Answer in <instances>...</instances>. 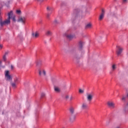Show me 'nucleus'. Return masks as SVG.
Masks as SVG:
<instances>
[{
	"mask_svg": "<svg viewBox=\"0 0 128 128\" xmlns=\"http://www.w3.org/2000/svg\"><path fill=\"white\" fill-rule=\"evenodd\" d=\"M39 76L41 78H46V72L44 70H39Z\"/></svg>",
	"mask_w": 128,
	"mask_h": 128,
	"instance_id": "f03ea898",
	"label": "nucleus"
},
{
	"mask_svg": "<svg viewBox=\"0 0 128 128\" xmlns=\"http://www.w3.org/2000/svg\"><path fill=\"white\" fill-rule=\"evenodd\" d=\"M54 90L56 92H60V88H58V86H54Z\"/></svg>",
	"mask_w": 128,
	"mask_h": 128,
	"instance_id": "ddd939ff",
	"label": "nucleus"
},
{
	"mask_svg": "<svg viewBox=\"0 0 128 128\" xmlns=\"http://www.w3.org/2000/svg\"><path fill=\"white\" fill-rule=\"evenodd\" d=\"M72 100V97L70 98V100Z\"/></svg>",
	"mask_w": 128,
	"mask_h": 128,
	"instance_id": "4c0bfd02",
	"label": "nucleus"
},
{
	"mask_svg": "<svg viewBox=\"0 0 128 128\" xmlns=\"http://www.w3.org/2000/svg\"><path fill=\"white\" fill-rule=\"evenodd\" d=\"M1 65H2V61H0V68Z\"/></svg>",
	"mask_w": 128,
	"mask_h": 128,
	"instance_id": "58836bf2",
	"label": "nucleus"
},
{
	"mask_svg": "<svg viewBox=\"0 0 128 128\" xmlns=\"http://www.w3.org/2000/svg\"><path fill=\"white\" fill-rule=\"evenodd\" d=\"M74 120H75V118L74 117L73 118H70V120L71 122H74Z\"/></svg>",
	"mask_w": 128,
	"mask_h": 128,
	"instance_id": "cd10ccee",
	"label": "nucleus"
},
{
	"mask_svg": "<svg viewBox=\"0 0 128 128\" xmlns=\"http://www.w3.org/2000/svg\"><path fill=\"white\" fill-rule=\"evenodd\" d=\"M16 13L18 14H22V11H20V10H16Z\"/></svg>",
	"mask_w": 128,
	"mask_h": 128,
	"instance_id": "aec40b11",
	"label": "nucleus"
},
{
	"mask_svg": "<svg viewBox=\"0 0 128 128\" xmlns=\"http://www.w3.org/2000/svg\"><path fill=\"white\" fill-rule=\"evenodd\" d=\"M12 20L13 22H16V18L14 17H12Z\"/></svg>",
	"mask_w": 128,
	"mask_h": 128,
	"instance_id": "c756f323",
	"label": "nucleus"
},
{
	"mask_svg": "<svg viewBox=\"0 0 128 128\" xmlns=\"http://www.w3.org/2000/svg\"><path fill=\"white\" fill-rule=\"evenodd\" d=\"M8 51H7L5 52L4 56H8Z\"/></svg>",
	"mask_w": 128,
	"mask_h": 128,
	"instance_id": "bb28decb",
	"label": "nucleus"
},
{
	"mask_svg": "<svg viewBox=\"0 0 128 128\" xmlns=\"http://www.w3.org/2000/svg\"><path fill=\"white\" fill-rule=\"evenodd\" d=\"M116 48H118V50L116 51V54L118 56H120V54L122 52L123 48H120V46H116Z\"/></svg>",
	"mask_w": 128,
	"mask_h": 128,
	"instance_id": "423d86ee",
	"label": "nucleus"
},
{
	"mask_svg": "<svg viewBox=\"0 0 128 128\" xmlns=\"http://www.w3.org/2000/svg\"><path fill=\"white\" fill-rule=\"evenodd\" d=\"M105 12H106L104 11V10L102 9L101 14H100V18H99V20H102V18H104V17Z\"/></svg>",
	"mask_w": 128,
	"mask_h": 128,
	"instance_id": "6e6552de",
	"label": "nucleus"
},
{
	"mask_svg": "<svg viewBox=\"0 0 128 128\" xmlns=\"http://www.w3.org/2000/svg\"><path fill=\"white\" fill-rule=\"evenodd\" d=\"M8 18L4 22H2V19H0V26H6L10 24V18H12V11H10L8 14Z\"/></svg>",
	"mask_w": 128,
	"mask_h": 128,
	"instance_id": "f257e3e1",
	"label": "nucleus"
},
{
	"mask_svg": "<svg viewBox=\"0 0 128 128\" xmlns=\"http://www.w3.org/2000/svg\"><path fill=\"white\" fill-rule=\"evenodd\" d=\"M46 36H52V32H51V31L48 30L46 32Z\"/></svg>",
	"mask_w": 128,
	"mask_h": 128,
	"instance_id": "2eb2a0df",
	"label": "nucleus"
},
{
	"mask_svg": "<svg viewBox=\"0 0 128 128\" xmlns=\"http://www.w3.org/2000/svg\"><path fill=\"white\" fill-rule=\"evenodd\" d=\"M38 2H40V0H37Z\"/></svg>",
	"mask_w": 128,
	"mask_h": 128,
	"instance_id": "a19ab883",
	"label": "nucleus"
},
{
	"mask_svg": "<svg viewBox=\"0 0 128 128\" xmlns=\"http://www.w3.org/2000/svg\"><path fill=\"white\" fill-rule=\"evenodd\" d=\"M54 23H55V24H58V20H55L54 21Z\"/></svg>",
	"mask_w": 128,
	"mask_h": 128,
	"instance_id": "72a5a7b5",
	"label": "nucleus"
},
{
	"mask_svg": "<svg viewBox=\"0 0 128 128\" xmlns=\"http://www.w3.org/2000/svg\"><path fill=\"white\" fill-rule=\"evenodd\" d=\"M82 110H88V105L86 102H83L81 106Z\"/></svg>",
	"mask_w": 128,
	"mask_h": 128,
	"instance_id": "0eeeda50",
	"label": "nucleus"
},
{
	"mask_svg": "<svg viewBox=\"0 0 128 128\" xmlns=\"http://www.w3.org/2000/svg\"><path fill=\"white\" fill-rule=\"evenodd\" d=\"M84 90H82V89H80L79 90V92L80 94H84Z\"/></svg>",
	"mask_w": 128,
	"mask_h": 128,
	"instance_id": "393cba45",
	"label": "nucleus"
},
{
	"mask_svg": "<svg viewBox=\"0 0 128 128\" xmlns=\"http://www.w3.org/2000/svg\"><path fill=\"white\" fill-rule=\"evenodd\" d=\"M86 28H92V24H88L86 26Z\"/></svg>",
	"mask_w": 128,
	"mask_h": 128,
	"instance_id": "dca6fc26",
	"label": "nucleus"
},
{
	"mask_svg": "<svg viewBox=\"0 0 128 128\" xmlns=\"http://www.w3.org/2000/svg\"><path fill=\"white\" fill-rule=\"evenodd\" d=\"M108 106L111 108H114V103L112 102H108Z\"/></svg>",
	"mask_w": 128,
	"mask_h": 128,
	"instance_id": "1a4fd4ad",
	"label": "nucleus"
},
{
	"mask_svg": "<svg viewBox=\"0 0 128 128\" xmlns=\"http://www.w3.org/2000/svg\"><path fill=\"white\" fill-rule=\"evenodd\" d=\"M2 6H3L2 3H0V8H2Z\"/></svg>",
	"mask_w": 128,
	"mask_h": 128,
	"instance_id": "c85d7f7f",
	"label": "nucleus"
},
{
	"mask_svg": "<svg viewBox=\"0 0 128 128\" xmlns=\"http://www.w3.org/2000/svg\"><path fill=\"white\" fill-rule=\"evenodd\" d=\"M18 22H22V24H24V22H26V18L22 17L19 18L18 20Z\"/></svg>",
	"mask_w": 128,
	"mask_h": 128,
	"instance_id": "9d476101",
	"label": "nucleus"
},
{
	"mask_svg": "<svg viewBox=\"0 0 128 128\" xmlns=\"http://www.w3.org/2000/svg\"><path fill=\"white\" fill-rule=\"evenodd\" d=\"M32 36L34 38H38L40 36V33H38V32H36L34 33H32Z\"/></svg>",
	"mask_w": 128,
	"mask_h": 128,
	"instance_id": "9b49d317",
	"label": "nucleus"
},
{
	"mask_svg": "<svg viewBox=\"0 0 128 128\" xmlns=\"http://www.w3.org/2000/svg\"><path fill=\"white\" fill-rule=\"evenodd\" d=\"M5 76L7 80H12V76L10 75V71L8 70L5 72Z\"/></svg>",
	"mask_w": 128,
	"mask_h": 128,
	"instance_id": "20e7f679",
	"label": "nucleus"
},
{
	"mask_svg": "<svg viewBox=\"0 0 128 128\" xmlns=\"http://www.w3.org/2000/svg\"><path fill=\"white\" fill-rule=\"evenodd\" d=\"M20 82V79L18 78H16L14 80V82L15 84H18V82Z\"/></svg>",
	"mask_w": 128,
	"mask_h": 128,
	"instance_id": "4468645a",
	"label": "nucleus"
},
{
	"mask_svg": "<svg viewBox=\"0 0 128 128\" xmlns=\"http://www.w3.org/2000/svg\"><path fill=\"white\" fill-rule=\"evenodd\" d=\"M42 64V62L38 61L36 62V66H40Z\"/></svg>",
	"mask_w": 128,
	"mask_h": 128,
	"instance_id": "4be33fe9",
	"label": "nucleus"
},
{
	"mask_svg": "<svg viewBox=\"0 0 128 128\" xmlns=\"http://www.w3.org/2000/svg\"><path fill=\"white\" fill-rule=\"evenodd\" d=\"M51 8H50L49 7H47V10H50Z\"/></svg>",
	"mask_w": 128,
	"mask_h": 128,
	"instance_id": "473e14b6",
	"label": "nucleus"
},
{
	"mask_svg": "<svg viewBox=\"0 0 128 128\" xmlns=\"http://www.w3.org/2000/svg\"><path fill=\"white\" fill-rule=\"evenodd\" d=\"M127 96L128 97V94H127Z\"/></svg>",
	"mask_w": 128,
	"mask_h": 128,
	"instance_id": "c03bdc74",
	"label": "nucleus"
},
{
	"mask_svg": "<svg viewBox=\"0 0 128 128\" xmlns=\"http://www.w3.org/2000/svg\"><path fill=\"white\" fill-rule=\"evenodd\" d=\"M116 66L115 64H113L112 66V70H116Z\"/></svg>",
	"mask_w": 128,
	"mask_h": 128,
	"instance_id": "412c9836",
	"label": "nucleus"
},
{
	"mask_svg": "<svg viewBox=\"0 0 128 128\" xmlns=\"http://www.w3.org/2000/svg\"><path fill=\"white\" fill-rule=\"evenodd\" d=\"M66 38L69 40H72V38H76V35L72 34H66Z\"/></svg>",
	"mask_w": 128,
	"mask_h": 128,
	"instance_id": "39448f33",
	"label": "nucleus"
},
{
	"mask_svg": "<svg viewBox=\"0 0 128 128\" xmlns=\"http://www.w3.org/2000/svg\"><path fill=\"white\" fill-rule=\"evenodd\" d=\"M68 98H70V96H68V95L66 96V100H68Z\"/></svg>",
	"mask_w": 128,
	"mask_h": 128,
	"instance_id": "2f4dec72",
	"label": "nucleus"
},
{
	"mask_svg": "<svg viewBox=\"0 0 128 128\" xmlns=\"http://www.w3.org/2000/svg\"><path fill=\"white\" fill-rule=\"evenodd\" d=\"M71 54H74V56L76 55V51L74 49H72L71 52H70Z\"/></svg>",
	"mask_w": 128,
	"mask_h": 128,
	"instance_id": "a211bd4d",
	"label": "nucleus"
},
{
	"mask_svg": "<svg viewBox=\"0 0 128 128\" xmlns=\"http://www.w3.org/2000/svg\"><path fill=\"white\" fill-rule=\"evenodd\" d=\"M11 68L12 70H14V66L12 65L11 66Z\"/></svg>",
	"mask_w": 128,
	"mask_h": 128,
	"instance_id": "f704fd0d",
	"label": "nucleus"
},
{
	"mask_svg": "<svg viewBox=\"0 0 128 128\" xmlns=\"http://www.w3.org/2000/svg\"><path fill=\"white\" fill-rule=\"evenodd\" d=\"M3 60H4V62H6V56H3Z\"/></svg>",
	"mask_w": 128,
	"mask_h": 128,
	"instance_id": "b1692460",
	"label": "nucleus"
},
{
	"mask_svg": "<svg viewBox=\"0 0 128 128\" xmlns=\"http://www.w3.org/2000/svg\"><path fill=\"white\" fill-rule=\"evenodd\" d=\"M10 4V1H8V2H6V6H7V8H8V6H9Z\"/></svg>",
	"mask_w": 128,
	"mask_h": 128,
	"instance_id": "5701e85b",
	"label": "nucleus"
},
{
	"mask_svg": "<svg viewBox=\"0 0 128 128\" xmlns=\"http://www.w3.org/2000/svg\"><path fill=\"white\" fill-rule=\"evenodd\" d=\"M122 100H126V97L123 96L122 98Z\"/></svg>",
	"mask_w": 128,
	"mask_h": 128,
	"instance_id": "7c9ffc66",
	"label": "nucleus"
},
{
	"mask_svg": "<svg viewBox=\"0 0 128 128\" xmlns=\"http://www.w3.org/2000/svg\"><path fill=\"white\" fill-rule=\"evenodd\" d=\"M92 98H94V95L92 94H86V99L88 102H90L92 100Z\"/></svg>",
	"mask_w": 128,
	"mask_h": 128,
	"instance_id": "7ed1b4c3",
	"label": "nucleus"
},
{
	"mask_svg": "<svg viewBox=\"0 0 128 128\" xmlns=\"http://www.w3.org/2000/svg\"><path fill=\"white\" fill-rule=\"evenodd\" d=\"M82 42L80 41L78 44V48L79 50H82Z\"/></svg>",
	"mask_w": 128,
	"mask_h": 128,
	"instance_id": "f8f14e48",
	"label": "nucleus"
},
{
	"mask_svg": "<svg viewBox=\"0 0 128 128\" xmlns=\"http://www.w3.org/2000/svg\"><path fill=\"white\" fill-rule=\"evenodd\" d=\"M16 83H14V82H13L11 84V86H12V88H16Z\"/></svg>",
	"mask_w": 128,
	"mask_h": 128,
	"instance_id": "f3484780",
	"label": "nucleus"
},
{
	"mask_svg": "<svg viewBox=\"0 0 128 128\" xmlns=\"http://www.w3.org/2000/svg\"><path fill=\"white\" fill-rule=\"evenodd\" d=\"M46 96V94L44 93H42L41 98H44Z\"/></svg>",
	"mask_w": 128,
	"mask_h": 128,
	"instance_id": "a878e982",
	"label": "nucleus"
},
{
	"mask_svg": "<svg viewBox=\"0 0 128 128\" xmlns=\"http://www.w3.org/2000/svg\"><path fill=\"white\" fill-rule=\"evenodd\" d=\"M79 14H82V11H80V12H79Z\"/></svg>",
	"mask_w": 128,
	"mask_h": 128,
	"instance_id": "ea45409f",
	"label": "nucleus"
},
{
	"mask_svg": "<svg viewBox=\"0 0 128 128\" xmlns=\"http://www.w3.org/2000/svg\"><path fill=\"white\" fill-rule=\"evenodd\" d=\"M0 48H2V45L0 44Z\"/></svg>",
	"mask_w": 128,
	"mask_h": 128,
	"instance_id": "c9c22d12",
	"label": "nucleus"
},
{
	"mask_svg": "<svg viewBox=\"0 0 128 128\" xmlns=\"http://www.w3.org/2000/svg\"><path fill=\"white\" fill-rule=\"evenodd\" d=\"M2 68H5V66H3Z\"/></svg>",
	"mask_w": 128,
	"mask_h": 128,
	"instance_id": "79ce46f5",
	"label": "nucleus"
},
{
	"mask_svg": "<svg viewBox=\"0 0 128 128\" xmlns=\"http://www.w3.org/2000/svg\"><path fill=\"white\" fill-rule=\"evenodd\" d=\"M48 16H50V15H48Z\"/></svg>",
	"mask_w": 128,
	"mask_h": 128,
	"instance_id": "37998d69",
	"label": "nucleus"
},
{
	"mask_svg": "<svg viewBox=\"0 0 128 128\" xmlns=\"http://www.w3.org/2000/svg\"><path fill=\"white\" fill-rule=\"evenodd\" d=\"M74 108H70V113L72 114H74Z\"/></svg>",
	"mask_w": 128,
	"mask_h": 128,
	"instance_id": "6ab92c4d",
	"label": "nucleus"
},
{
	"mask_svg": "<svg viewBox=\"0 0 128 128\" xmlns=\"http://www.w3.org/2000/svg\"><path fill=\"white\" fill-rule=\"evenodd\" d=\"M128 0H123L124 2H126Z\"/></svg>",
	"mask_w": 128,
	"mask_h": 128,
	"instance_id": "e433bc0d",
	"label": "nucleus"
}]
</instances>
